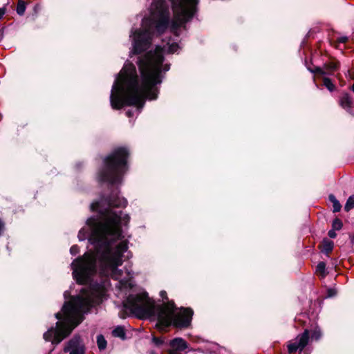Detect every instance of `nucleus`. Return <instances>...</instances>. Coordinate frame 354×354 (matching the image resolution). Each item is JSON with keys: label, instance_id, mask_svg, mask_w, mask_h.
<instances>
[{"label": "nucleus", "instance_id": "1", "mask_svg": "<svg viewBox=\"0 0 354 354\" xmlns=\"http://www.w3.org/2000/svg\"><path fill=\"white\" fill-rule=\"evenodd\" d=\"M127 201L118 193L91 203L93 212L98 213L97 218L90 217L86 226L78 234L80 241L86 237L91 245L83 256L75 259L71 266L73 279L79 284L93 281L99 275L111 278L118 282L115 287L120 293H124V307L139 317H154L160 328L174 326L179 328H188L192 323L193 310L189 308H176L173 301H164L156 306L145 291L128 292L133 288V273L129 269H118L124 261V252L128 250V242L122 234V227L126 226L130 217L115 207H124ZM110 282L104 279L100 283H91L83 288L80 294L66 301L62 307V315L57 313L59 322L55 327L49 329V342L59 344L84 319V315L95 304L105 299Z\"/></svg>", "mask_w": 354, "mask_h": 354}, {"label": "nucleus", "instance_id": "2", "mask_svg": "<svg viewBox=\"0 0 354 354\" xmlns=\"http://www.w3.org/2000/svg\"><path fill=\"white\" fill-rule=\"evenodd\" d=\"M174 12L170 21L169 8L165 0H153L149 16L142 19L138 30H131L132 49L129 56L139 55L136 63L139 68L138 76L136 66L127 62L116 75L112 86L110 103L113 109L124 106H136L140 112L145 100H156L158 90L157 84L162 82V72L169 70V64H164L165 53L178 52L179 46L169 39L166 44L157 45L154 50L146 52L151 46L154 37L164 32L170 26L171 31L177 35V29L191 20L196 12L199 0H169Z\"/></svg>", "mask_w": 354, "mask_h": 354}, {"label": "nucleus", "instance_id": "3", "mask_svg": "<svg viewBox=\"0 0 354 354\" xmlns=\"http://www.w3.org/2000/svg\"><path fill=\"white\" fill-rule=\"evenodd\" d=\"M128 156L129 151L126 147L115 149L105 158L104 166L97 175L98 180L106 182L111 185L121 184L123 176L128 169L127 164Z\"/></svg>", "mask_w": 354, "mask_h": 354}, {"label": "nucleus", "instance_id": "4", "mask_svg": "<svg viewBox=\"0 0 354 354\" xmlns=\"http://www.w3.org/2000/svg\"><path fill=\"white\" fill-rule=\"evenodd\" d=\"M310 332L306 329L303 333L299 335L294 342H290L288 345L289 353H292L297 350L301 351L308 343Z\"/></svg>", "mask_w": 354, "mask_h": 354}, {"label": "nucleus", "instance_id": "5", "mask_svg": "<svg viewBox=\"0 0 354 354\" xmlns=\"http://www.w3.org/2000/svg\"><path fill=\"white\" fill-rule=\"evenodd\" d=\"M64 351L69 354H84L85 347L80 336H74L65 346Z\"/></svg>", "mask_w": 354, "mask_h": 354}, {"label": "nucleus", "instance_id": "6", "mask_svg": "<svg viewBox=\"0 0 354 354\" xmlns=\"http://www.w3.org/2000/svg\"><path fill=\"white\" fill-rule=\"evenodd\" d=\"M339 68V63L338 62H330L328 64H326L324 66V68H322L320 67H317L315 68V70H310L311 73H319L320 75H330L334 71H337Z\"/></svg>", "mask_w": 354, "mask_h": 354}, {"label": "nucleus", "instance_id": "7", "mask_svg": "<svg viewBox=\"0 0 354 354\" xmlns=\"http://www.w3.org/2000/svg\"><path fill=\"white\" fill-rule=\"evenodd\" d=\"M170 350L183 351L188 348L187 342L181 337H176L170 342Z\"/></svg>", "mask_w": 354, "mask_h": 354}, {"label": "nucleus", "instance_id": "8", "mask_svg": "<svg viewBox=\"0 0 354 354\" xmlns=\"http://www.w3.org/2000/svg\"><path fill=\"white\" fill-rule=\"evenodd\" d=\"M334 247V243L332 241L324 239L322 244V252L326 254L330 252Z\"/></svg>", "mask_w": 354, "mask_h": 354}, {"label": "nucleus", "instance_id": "9", "mask_svg": "<svg viewBox=\"0 0 354 354\" xmlns=\"http://www.w3.org/2000/svg\"><path fill=\"white\" fill-rule=\"evenodd\" d=\"M339 104L344 109H348L351 107L352 101L348 94H344L340 99Z\"/></svg>", "mask_w": 354, "mask_h": 354}, {"label": "nucleus", "instance_id": "10", "mask_svg": "<svg viewBox=\"0 0 354 354\" xmlns=\"http://www.w3.org/2000/svg\"><path fill=\"white\" fill-rule=\"evenodd\" d=\"M113 335L114 337H120L122 339H125V331L122 326H117L112 332Z\"/></svg>", "mask_w": 354, "mask_h": 354}, {"label": "nucleus", "instance_id": "11", "mask_svg": "<svg viewBox=\"0 0 354 354\" xmlns=\"http://www.w3.org/2000/svg\"><path fill=\"white\" fill-rule=\"evenodd\" d=\"M329 200L333 203V212H339L342 207L341 204L337 200L335 196L333 194H330L329 196Z\"/></svg>", "mask_w": 354, "mask_h": 354}, {"label": "nucleus", "instance_id": "12", "mask_svg": "<svg viewBox=\"0 0 354 354\" xmlns=\"http://www.w3.org/2000/svg\"><path fill=\"white\" fill-rule=\"evenodd\" d=\"M316 272L319 274L322 277L326 275V263L324 262H319L316 268Z\"/></svg>", "mask_w": 354, "mask_h": 354}, {"label": "nucleus", "instance_id": "13", "mask_svg": "<svg viewBox=\"0 0 354 354\" xmlns=\"http://www.w3.org/2000/svg\"><path fill=\"white\" fill-rule=\"evenodd\" d=\"M97 344L100 350H104L106 347V341L102 335H99L97 337Z\"/></svg>", "mask_w": 354, "mask_h": 354}, {"label": "nucleus", "instance_id": "14", "mask_svg": "<svg viewBox=\"0 0 354 354\" xmlns=\"http://www.w3.org/2000/svg\"><path fill=\"white\" fill-rule=\"evenodd\" d=\"M26 11V4L23 0H19L17 6V13L23 15Z\"/></svg>", "mask_w": 354, "mask_h": 354}, {"label": "nucleus", "instance_id": "15", "mask_svg": "<svg viewBox=\"0 0 354 354\" xmlns=\"http://www.w3.org/2000/svg\"><path fill=\"white\" fill-rule=\"evenodd\" d=\"M353 207H354V195H352V196H349V198H348V200L345 204V206H344V209H345V211L348 212Z\"/></svg>", "mask_w": 354, "mask_h": 354}, {"label": "nucleus", "instance_id": "16", "mask_svg": "<svg viewBox=\"0 0 354 354\" xmlns=\"http://www.w3.org/2000/svg\"><path fill=\"white\" fill-rule=\"evenodd\" d=\"M322 337V332L318 327H316L311 333V339L319 340Z\"/></svg>", "mask_w": 354, "mask_h": 354}, {"label": "nucleus", "instance_id": "17", "mask_svg": "<svg viewBox=\"0 0 354 354\" xmlns=\"http://www.w3.org/2000/svg\"><path fill=\"white\" fill-rule=\"evenodd\" d=\"M324 85L330 91H333L335 88V85L331 80L328 77L324 78Z\"/></svg>", "mask_w": 354, "mask_h": 354}, {"label": "nucleus", "instance_id": "18", "mask_svg": "<svg viewBox=\"0 0 354 354\" xmlns=\"http://www.w3.org/2000/svg\"><path fill=\"white\" fill-rule=\"evenodd\" d=\"M342 227V222L338 219L336 218L333 222V228L335 230H339Z\"/></svg>", "mask_w": 354, "mask_h": 354}, {"label": "nucleus", "instance_id": "19", "mask_svg": "<svg viewBox=\"0 0 354 354\" xmlns=\"http://www.w3.org/2000/svg\"><path fill=\"white\" fill-rule=\"evenodd\" d=\"M152 342L156 346H160L164 342V341L162 339L156 337H153Z\"/></svg>", "mask_w": 354, "mask_h": 354}, {"label": "nucleus", "instance_id": "20", "mask_svg": "<svg viewBox=\"0 0 354 354\" xmlns=\"http://www.w3.org/2000/svg\"><path fill=\"white\" fill-rule=\"evenodd\" d=\"M337 295V290L335 288H328L327 290V297H333Z\"/></svg>", "mask_w": 354, "mask_h": 354}, {"label": "nucleus", "instance_id": "21", "mask_svg": "<svg viewBox=\"0 0 354 354\" xmlns=\"http://www.w3.org/2000/svg\"><path fill=\"white\" fill-rule=\"evenodd\" d=\"M70 252L72 255H75L79 252V248L77 245H73L70 249Z\"/></svg>", "mask_w": 354, "mask_h": 354}, {"label": "nucleus", "instance_id": "22", "mask_svg": "<svg viewBox=\"0 0 354 354\" xmlns=\"http://www.w3.org/2000/svg\"><path fill=\"white\" fill-rule=\"evenodd\" d=\"M335 230H331L328 232V236L332 238V239H334L336 237L337 234L335 232Z\"/></svg>", "mask_w": 354, "mask_h": 354}, {"label": "nucleus", "instance_id": "23", "mask_svg": "<svg viewBox=\"0 0 354 354\" xmlns=\"http://www.w3.org/2000/svg\"><path fill=\"white\" fill-rule=\"evenodd\" d=\"M218 352V354H230L227 349L225 348H220Z\"/></svg>", "mask_w": 354, "mask_h": 354}, {"label": "nucleus", "instance_id": "24", "mask_svg": "<svg viewBox=\"0 0 354 354\" xmlns=\"http://www.w3.org/2000/svg\"><path fill=\"white\" fill-rule=\"evenodd\" d=\"M348 40V37H341L338 39V41L340 42V43H345Z\"/></svg>", "mask_w": 354, "mask_h": 354}, {"label": "nucleus", "instance_id": "25", "mask_svg": "<svg viewBox=\"0 0 354 354\" xmlns=\"http://www.w3.org/2000/svg\"><path fill=\"white\" fill-rule=\"evenodd\" d=\"M160 297L164 299H167V292L164 290H162L160 292Z\"/></svg>", "mask_w": 354, "mask_h": 354}, {"label": "nucleus", "instance_id": "26", "mask_svg": "<svg viewBox=\"0 0 354 354\" xmlns=\"http://www.w3.org/2000/svg\"><path fill=\"white\" fill-rule=\"evenodd\" d=\"M126 115L129 117V118H131V116L133 115V112L131 111V110H128L127 112H126Z\"/></svg>", "mask_w": 354, "mask_h": 354}, {"label": "nucleus", "instance_id": "27", "mask_svg": "<svg viewBox=\"0 0 354 354\" xmlns=\"http://www.w3.org/2000/svg\"><path fill=\"white\" fill-rule=\"evenodd\" d=\"M4 14H5V9L0 8V19L3 17Z\"/></svg>", "mask_w": 354, "mask_h": 354}, {"label": "nucleus", "instance_id": "28", "mask_svg": "<svg viewBox=\"0 0 354 354\" xmlns=\"http://www.w3.org/2000/svg\"><path fill=\"white\" fill-rule=\"evenodd\" d=\"M64 297L66 299L68 297H70V293L68 291H65L64 293Z\"/></svg>", "mask_w": 354, "mask_h": 354}, {"label": "nucleus", "instance_id": "29", "mask_svg": "<svg viewBox=\"0 0 354 354\" xmlns=\"http://www.w3.org/2000/svg\"><path fill=\"white\" fill-rule=\"evenodd\" d=\"M352 91L354 92V84H353V85L352 86Z\"/></svg>", "mask_w": 354, "mask_h": 354}, {"label": "nucleus", "instance_id": "30", "mask_svg": "<svg viewBox=\"0 0 354 354\" xmlns=\"http://www.w3.org/2000/svg\"><path fill=\"white\" fill-rule=\"evenodd\" d=\"M352 241L354 242V236L352 238Z\"/></svg>", "mask_w": 354, "mask_h": 354}, {"label": "nucleus", "instance_id": "31", "mask_svg": "<svg viewBox=\"0 0 354 354\" xmlns=\"http://www.w3.org/2000/svg\"><path fill=\"white\" fill-rule=\"evenodd\" d=\"M150 353L151 354H155V353L153 351H151Z\"/></svg>", "mask_w": 354, "mask_h": 354}]
</instances>
